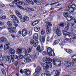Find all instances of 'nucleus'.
I'll list each match as a JSON object with an SVG mask.
<instances>
[{
    "label": "nucleus",
    "instance_id": "ea45409f",
    "mask_svg": "<svg viewBox=\"0 0 76 76\" xmlns=\"http://www.w3.org/2000/svg\"><path fill=\"white\" fill-rule=\"evenodd\" d=\"M15 55V54L13 56H12L11 55V57L13 56V58H14L15 59H16V60H17V59H18V56H17L16 55Z\"/></svg>",
    "mask_w": 76,
    "mask_h": 76
},
{
    "label": "nucleus",
    "instance_id": "5701e85b",
    "mask_svg": "<svg viewBox=\"0 0 76 76\" xmlns=\"http://www.w3.org/2000/svg\"><path fill=\"white\" fill-rule=\"evenodd\" d=\"M59 62L61 63V61H58L56 60H53V64L54 65H57V63Z\"/></svg>",
    "mask_w": 76,
    "mask_h": 76
},
{
    "label": "nucleus",
    "instance_id": "a18cd8bd",
    "mask_svg": "<svg viewBox=\"0 0 76 76\" xmlns=\"http://www.w3.org/2000/svg\"><path fill=\"white\" fill-rule=\"evenodd\" d=\"M13 23H14V25L15 26V27H17L18 26V24H17V23H16V22H15L13 21Z\"/></svg>",
    "mask_w": 76,
    "mask_h": 76
},
{
    "label": "nucleus",
    "instance_id": "13d9d810",
    "mask_svg": "<svg viewBox=\"0 0 76 76\" xmlns=\"http://www.w3.org/2000/svg\"><path fill=\"white\" fill-rule=\"evenodd\" d=\"M18 62L17 61H15L14 63L15 66H18Z\"/></svg>",
    "mask_w": 76,
    "mask_h": 76
},
{
    "label": "nucleus",
    "instance_id": "c85d7f7f",
    "mask_svg": "<svg viewBox=\"0 0 76 76\" xmlns=\"http://www.w3.org/2000/svg\"><path fill=\"white\" fill-rule=\"evenodd\" d=\"M21 1H20L19 0H17L16 1V3H15V5L18 6H19V5H20L21 4Z\"/></svg>",
    "mask_w": 76,
    "mask_h": 76
},
{
    "label": "nucleus",
    "instance_id": "f257e3e1",
    "mask_svg": "<svg viewBox=\"0 0 76 76\" xmlns=\"http://www.w3.org/2000/svg\"><path fill=\"white\" fill-rule=\"evenodd\" d=\"M43 62L46 63L47 64V69L48 68H51L52 67V64L50 62H51L52 61V59H51L50 57L47 56L44 57L43 58Z\"/></svg>",
    "mask_w": 76,
    "mask_h": 76
},
{
    "label": "nucleus",
    "instance_id": "37998d69",
    "mask_svg": "<svg viewBox=\"0 0 76 76\" xmlns=\"http://www.w3.org/2000/svg\"><path fill=\"white\" fill-rule=\"evenodd\" d=\"M72 8H73L75 10L76 9V5L74 4H73L71 6Z\"/></svg>",
    "mask_w": 76,
    "mask_h": 76
},
{
    "label": "nucleus",
    "instance_id": "09e8293b",
    "mask_svg": "<svg viewBox=\"0 0 76 76\" xmlns=\"http://www.w3.org/2000/svg\"><path fill=\"white\" fill-rule=\"evenodd\" d=\"M1 70L3 74V75H4V74H5V70L4 69H3Z\"/></svg>",
    "mask_w": 76,
    "mask_h": 76
},
{
    "label": "nucleus",
    "instance_id": "1a4fd4ad",
    "mask_svg": "<svg viewBox=\"0 0 76 76\" xmlns=\"http://www.w3.org/2000/svg\"><path fill=\"white\" fill-rule=\"evenodd\" d=\"M28 34V31L26 28L23 29L22 31V37H25Z\"/></svg>",
    "mask_w": 76,
    "mask_h": 76
},
{
    "label": "nucleus",
    "instance_id": "f03ea898",
    "mask_svg": "<svg viewBox=\"0 0 76 76\" xmlns=\"http://www.w3.org/2000/svg\"><path fill=\"white\" fill-rule=\"evenodd\" d=\"M4 59H5V62H7L9 63H11V60L13 63H14L15 61V59L13 58V57H12L10 55H8V56H6L4 58Z\"/></svg>",
    "mask_w": 76,
    "mask_h": 76
},
{
    "label": "nucleus",
    "instance_id": "423d86ee",
    "mask_svg": "<svg viewBox=\"0 0 76 76\" xmlns=\"http://www.w3.org/2000/svg\"><path fill=\"white\" fill-rule=\"evenodd\" d=\"M31 74V71L28 70L26 69L24 70V73L23 76H29V75Z\"/></svg>",
    "mask_w": 76,
    "mask_h": 76
},
{
    "label": "nucleus",
    "instance_id": "79ce46f5",
    "mask_svg": "<svg viewBox=\"0 0 76 76\" xmlns=\"http://www.w3.org/2000/svg\"><path fill=\"white\" fill-rule=\"evenodd\" d=\"M45 33V31L44 30H42L41 31V34L42 35H44Z\"/></svg>",
    "mask_w": 76,
    "mask_h": 76
},
{
    "label": "nucleus",
    "instance_id": "774afa93",
    "mask_svg": "<svg viewBox=\"0 0 76 76\" xmlns=\"http://www.w3.org/2000/svg\"><path fill=\"white\" fill-rule=\"evenodd\" d=\"M76 58V55H75L74 56H72V59H74V58Z\"/></svg>",
    "mask_w": 76,
    "mask_h": 76
},
{
    "label": "nucleus",
    "instance_id": "4be33fe9",
    "mask_svg": "<svg viewBox=\"0 0 76 76\" xmlns=\"http://www.w3.org/2000/svg\"><path fill=\"white\" fill-rule=\"evenodd\" d=\"M73 19H74V18L72 16H69L66 18V19L68 21L71 20Z\"/></svg>",
    "mask_w": 76,
    "mask_h": 76
},
{
    "label": "nucleus",
    "instance_id": "0eeeda50",
    "mask_svg": "<svg viewBox=\"0 0 76 76\" xmlns=\"http://www.w3.org/2000/svg\"><path fill=\"white\" fill-rule=\"evenodd\" d=\"M59 75H60V72L57 70H53V71L51 73L50 75H54V76H59Z\"/></svg>",
    "mask_w": 76,
    "mask_h": 76
},
{
    "label": "nucleus",
    "instance_id": "49530a36",
    "mask_svg": "<svg viewBox=\"0 0 76 76\" xmlns=\"http://www.w3.org/2000/svg\"><path fill=\"white\" fill-rule=\"evenodd\" d=\"M28 3L30 4H34V3L32 2V0H30V1H28Z\"/></svg>",
    "mask_w": 76,
    "mask_h": 76
},
{
    "label": "nucleus",
    "instance_id": "6e6552de",
    "mask_svg": "<svg viewBox=\"0 0 76 76\" xmlns=\"http://www.w3.org/2000/svg\"><path fill=\"white\" fill-rule=\"evenodd\" d=\"M26 50V49L25 48H23L21 49L20 48H18L17 51V53L18 54H20L22 53V51H23L24 53V51Z\"/></svg>",
    "mask_w": 76,
    "mask_h": 76
},
{
    "label": "nucleus",
    "instance_id": "a19ab883",
    "mask_svg": "<svg viewBox=\"0 0 76 76\" xmlns=\"http://www.w3.org/2000/svg\"><path fill=\"white\" fill-rule=\"evenodd\" d=\"M69 25H67L64 28V30L65 31H68L69 29Z\"/></svg>",
    "mask_w": 76,
    "mask_h": 76
},
{
    "label": "nucleus",
    "instance_id": "5fc2aeb1",
    "mask_svg": "<svg viewBox=\"0 0 76 76\" xmlns=\"http://www.w3.org/2000/svg\"><path fill=\"white\" fill-rule=\"evenodd\" d=\"M46 74H45V75H47V76H49V75H50V73H49V72L48 71H46Z\"/></svg>",
    "mask_w": 76,
    "mask_h": 76
},
{
    "label": "nucleus",
    "instance_id": "f704fd0d",
    "mask_svg": "<svg viewBox=\"0 0 76 76\" xmlns=\"http://www.w3.org/2000/svg\"><path fill=\"white\" fill-rule=\"evenodd\" d=\"M58 25L59 26H60L64 27V25H66V23L64 22H63L60 24H59Z\"/></svg>",
    "mask_w": 76,
    "mask_h": 76
},
{
    "label": "nucleus",
    "instance_id": "bf43d9fd",
    "mask_svg": "<svg viewBox=\"0 0 76 76\" xmlns=\"http://www.w3.org/2000/svg\"><path fill=\"white\" fill-rule=\"evenodd\" d=\"M16 1L17 0H15L14 1H13L12 2V4H15V3H16Z\"/></svg>",
    "mask_w": 76,
    "mask_h": 76
},
{
    "label": "nucleus",
    "instance_id": "58836bf2",
    "mask_svg": "<svg viewBox=\"0 0 76 76\" xmlns=\"http://www.w3.org/2000/svg\"><path fill=\"white\" fill-rule=\"evenodd\" d=\"M75 65V63L74 62H70L69 63V66H73Z\"/></svg>",
    "mask_w": 76,
    "mask_h": 76
},
{
    "label": "nucleus",
    "instance_id": "7ed1b4c3",
    "mask_svg": "<svg viewBox=\"0 0 76 76\" xmlns=\"http://www.w3.org/2000/svg\"><path fill=\"white\" fill-rule=\"evenodd\" d=\"M62 32L63 33L64 35H66L65 36V37H66L67 35H68V37H73V36H75L76 35V34L75 33H70V32H67L66 31H64L62 30Z\"/></svg>",
    "mask_w": 76,
    "mask_h": 76
},
{
    "label": "nucleus",
    "instance_id": "39448f33",
    "mask_svg": "<svg viewBox=\"0 0 76 76\" xmlns=\"http://www.w3.org/2000/svg\"><path fill=\"white\" fill-rule=\"evenodd\" d=\"M41 70V67L39 66H38L37 68H36V72L34 73V74L35 75L36 72H37L36 76H39L40 75V74L41 73L40 71Z\"/></svg>",
    "mask_w": 76,
    "mask_h": 76
},
{
    "label": "nucleus",
    "instance_id": "b1692460",
    "mask_svg": "<svg viewBox=\"0 0 76 76\" xmlns=\"http://www.w3.org/2000/svg\"><path fill=\"white\" fill-rule=\"evenodd\" d=\"M37 50L40 53H41L42 51V49L40 47V45H38L37 48Z\"/></svg>",
    "mask_w": 76,
    "mask_h": 76
},
{
    "label": "nucleus",
    "instance_id": "f3484780",
    "mask_svg": "<svg viewBox=\"0 0 76 76\" xmlns=\"http://www.w3.org/2000/svg\"><path fill=\"white\" fill-rule=\"evenodd\" d=\"M15 12L16 15H17V16H18V18H19L20 19H22V15H21V14H20V13L19 12V11H15Z\"/></svg>",
    "mask_w": 76,
    "mask_h": 76
},
{
    "label": "nucleus",
    "instance_id": "4c0bfd02",
    "mask_svg": "<svg viewBox=\"0 0 76 76\" xmlns=\"http://www.w3.org/2000/svg\"><path fill=\"white\" fill-rule=\"evenodd\" d=\"M60 40L59 39H58L55 41L54 42V43L55 44V45H56V44H58V42H60Z\"/></svg>",
    "mask_w": 76,
    "mask_h": 76
},
{
    "label": "nucleus",
    "instance_id": "dca6fc26",
    "mask_svg": "<svg viewBox=\"0 0 76 76\" xmlns=\"http://www.w3.org/2000/svg\"><path fill=\"white\" fill-rule=\"evenodd\" d=\"M10 45V44L9 42V43H7L6 44L4 47V50L6 51V50H8V48H9V47Z\"/></svg>",
    "mask_w": 76,
    "mask_h": 76
},
{
    "label": "nucleus",
    "instance_id": "3c124183",
    "mask_svg": "<svg viewBox=\"0 0 76 76\" xmlns=\"http://www.w3.org/2000/svg\"><path fill=\"white\" fill-rule=\"evenodd\" d=\"M1 7H2V8H3V7H5V6L4 5V4L2 3H1L0 5Z\"/></svg>",
    "mask_w": 76,
    "mask_h": 76
},
{
    "label": "nucleus",
    "instance_id": "2f4dec72",
    "mask_svg": "<svg viewBox=\"0 0 76 76\" xmlns=\"http://www.w3.org/2000/svg\"><path fill=\"white\" fill-rule=\"evenodd\" d=\"M5 57L6 56H5L4 57V59H3V57H2L1 54H0V60L1 61H5V59H4V57Z\"/></svg>",
    "mask_w": 76,
    "mask_h": 76
},
{
    "label": "nucleus",
    "instance_id": "ddd939ff",
    "mask_svg": "<svg viewBox=\"0 0 76 76\" xmlns=\"http://www.w3.org/2000/svg\"><path fill=\"white\" fill-rule=\"evenodd\" d=\"M7 24L8 26V27H10V28H8V30H10V29H12V22L11 21H9L7 22Z\"/></svg>",
    "mask_w": 76,
    "mask_h": 76
},
{
    "label": "nucleus",
    "instance_id": "a878e982",
    "mask_svg": "<svg viewBox=\"0 0 76 76\" xmlns=\"http://www.w3.org/2000/svg\"><path fill=\"white\" fill-rule=\"evenodd\" d=\"M33 45V46L35 47H37V46L38 45V41L37 40H36Z\"/></svg>",
    "mask_w": 76,
    "mask_h": 76
},
{
    "label": "nucleus",
    "instance_id": "393cba45",
    "mask_svg": "<svg viewBox=\"0 0 76 76\" xmlns=\"http://www.w3.org/2000/svg\"><path fill=\"white\" fill-rule=\"evenodd\" d=\"M40 29V28L39 27L38 28L37 27V26H35L34 28V30L35 32H39Z\"/></svg>",
    "mask_w": 76,
    "mask_h": 76
},
{
    "label": "nucleus",
    "instance_id": "6ab92c4d",
    "mask_svg": "<svg viewBox=\"0 0 76 76\" xmlns=\"http://www.w3.org/2000/svg\"><path fill=\"white\" fill-rule=\"evenodd\" d=\"M32 50V48L31 47H30L27 50L26 49L25 51H24V53L26 54L28 53H30V52H31Z\"/></svg>",
    "mask_w": 76,
    "mask_h": 76
},
{
    "label": "nucleus",
    "instance_id": "de8ad7c7",
    "mask_svg": "<svg viewBox=\"0 0 76 76\" xmlns=\"http://www.w3.org/2000/svg\"><path fill=\"white\" fill-rule=\"evenodd\" d=\"M23 58V56L22 55H20L18 57V59H22Z\"/></svg>",
    "mask_w": 76,
    "mask_h": 76
},
{
    "label": "nucleus",
    "instance_id": "9d476101",
    "mask_svg": "<svg viewBox=\"0 0 76 76\" xmlns=\"http://www.w3.org/2000/svg\"><path fill=\"white\" fill-rule=\"evenodd\" d=\"M29 19V18L27 16H24V17L23 18V19H21V22L22 23H23L25 22H26L27 21H28Z\"/></svg>",
    "mask_w": 76,
    "mask_h": 76
},
{
    "label": "nucleus",
    "instance_id": "8fccbe9b",
    "mask_svg": "<svg viewBox=\"0 0 76 76\" xmlns=\"http://www.w3.org/2000/svg\"><path fill=\"white\" fill-rule=\"evenodd\" d=\"M25 10L27 12H29V8L27 7H25Z\"/></svg>",
    "mask_w": 76,
    "mask_h": 76
},
{
    "label": "nucleus",
    "instance_id": "c03bdc74",
    "mask_svg": "<svg viewBox=\"0 0 76 76\" xmlns=\"http://www.w3.org/2000/svg\"><path fill=\"white\" fill-rule=\"evenodd\" d=\"M34 40L33 39H31L30 41V44L31 45H33L34 44Z\"/></svg>",
    "mask_w": 76,
    "mask_h": 76
},
{
    "label": "nucleus",
    "instance_id": "e433bc0d",
    "mask_svg": "<svg viewBox=\"0 0 76 76\" xmlns=\"http://www.w3.org/2000/svg\"><path fill=\"white\" fill-rule=\"evenodd\" d=\"M75 10L74 8H72V7H69V12H74V10Z\"/></svg>",
    "mask_w": 76,
    "mask_h": 76
},
{
    "label": "nucleus",
    "instance_id": "680f3d73",
    "mask_svg": "<svg viewBox=\"0 0 76 76\" xmlns=\"http://www.w3.org/2000/svg\"><path fill=\"white\" fill-rule=\"evenodd\" d=\"M72 62H74V63H76V58L72 59Z\"/></svg>",
    "mask_w": 76,
    "mask_h": 76
},
{
    "label": "nucleus",
    "instance_id": "72a5a7b5",
    "mask_svg": "<svg viewBox=\"0 0 76 76\" xmlns=\"http://www.w3.org/2000/svg\"><path fill=\"white\" fill-rule=\"evenodd\" d=\"M64 64L65 66H66L69 67V62L65 61L64 62Z\"/></svg>",
    "mask_w": 76,
    "mask_h": 76
},
{
    "label": "nucleus",
    "instance_id": "c756f323",
    "mask_svg": "<svg viewBox=\"0 0 76 76\" xmlns=\"http://www.w3.org/2000/svg\"><path fill=\"white\" fill-rule=\"evenodd\" d=\"M10 17L13 20H16L17 19V18L14 15H10Z\"/></svg>",
    "mask_w": 76,
    "mask_h": 76
},
{
    "label": "nucleus",
    "instance_id": "473e14b6",
    "mask_svg": "<svg viewBox=\"0 0 76 76\" xmlns=\"http://www.w3.org/2000/svg\"><path fill=\"white\" fill-rule=\"evenodd\" d=\"M30 57H31V55L28 54L25 56L24 58L25 59H27L28 58H30Z\"/></svg>",
    "mask_w": 76,
    "mask_h": 76
},
{
    "label": "nucleus",
    "instance_id": "69168bd1",
    "mask_svg": "<svg viewBox=\"0 0 76 76\" xmlns=\"http://www.w3.org/2000/svg\"><path fill=\"white\" fill-rule=\"evenodd\" d=\"M11 36H12L13 38H15V37H16V36L12 34H11Z\"/></svg>",
    "mask_w": 76,
    "mask_h": 76
},
{
    "label": "nucleus",
    "instance_id": "aec40b11",
    "mask_svg": "<svg viewBox=\"0 0 76 76\" xmlns=\"http://www.w3.org/2000/svg\"><path fill=\"white\" fill-rule=\"evenodd\" d=\"M33 38L34 39H38V34L37 33L35 34L33 36Z\"/></svg>",
    "mask_w": 76,
    "mask_h": 76
},
{
    "label": "nucleus",
    "instance_id": "6e6d98bb",
    "mask_svg": "<svg viewBox=\"0 0 76 76\" xmlns=\"http://www.w3.org/2000/svg\"><path fill=\"white\" fill-rule=\"evenodd\" d=\"M46 51H44L42 53V55L43 56H46Z\"/></svg>",
    "mask_w": 76,
    "mask_h": 76
},
{
    "label": "nucleus",
    "instance_id": "4d7b16f0",
    "mask_svg": "<svg viewBox=\"0 0 76 76\" xmlns=\"http://www.w3.org/2000/svg\"><path fill=\"white\" fill-rule=\"evenodd\" d=\"M6 16H2L1 17H0V19L1 18V19H6Z\"/></svg>",
    "mask_w": 76,
    "mask_h": 76
},
{
    "label": "nucleus",
    "instance_id": "9b49d317",
    "mask_svg": "<svg viewBox=\"0 0 76 76\" xmlns=\"http://www.w3.org/2000/svg\"><path fill=\"white\" fill-rule=\"evenodd\" d=\"M47 51L49 54H54V52L53 51L52 49L51 48L48 47L47 49Z\"/></svg>",
    "mask_w": 76,
    "mask_h": 76
},
{
    "label": "nucleus",
    "instance_id": "412c9836",
    "mask_svg": "<svg viewBox=\"0 0 76 76\" xmlns=\"http://www.w3.org/2000/svg\"><path fill=\"white\" fill-rule=\"evenodd\" d=\"M56 34L58 37H60L61 35V31H60L59 29H58V28L56 29Z\"/></svg>",
    "mask_w": 76,
    "mask_h": 76
},
{
    "label": "nucleus",
    "instance_id": "052dcab7",
    "mask_svg": "<svg viewBox=\"0 0 76 76\" xmlns=\"http://www.w3.org/2000/svg\"><path fill=\"white\" fill-rule=\"evenodd\" d=\"M68 54H71L72 55V50H70V51H69V53H68Z\"/></svg>",
    "mask_w": 76,
    "mask_h": 76
},
{
    "label": "nucleus",
    "instance_id": "cd10ccee",
    "mask_svg": "<svg viewBox=\"0 0 76 76\" xmlns=\"http://www.w3.org/2000/svg\"><path fill=\"white\" fill-rule=\"evenodd\" d=\"M42 67H43V69H47V65L44 63H42Z\"/></svg>",
    "mask_w": 76,
    "mask_h": 76
},
{
    "label": "nucleus",
    "instance_id": "7c9ffc66",
    "mask_svg": "<svg viewBox=\"0 0 76 76\" xmlns=\"http://www.w3.org/2000/svg\"><path fill=\"white\" fill-rule=\"evenodd\" d=\"M63 16L65 18H67L68 16H69V13L67 12H64Z\"/></svg>",
    "mask_w": 76,
    "mask_h": 76
},
{
    "label": "nucleus",
    "instance_id": "c9c22d12",
    "mask_svg": "<svg viewBox=\"0 0 76 76\" xmlns=\"http://www.w3.org/2000/svg\"><path fill=\"white\" fill-rule=\"evenodd\" d=\"M22 31H20L18 32V34L17 35V37H20V35L22 34Z\"/></svg>",
    "mask_w": 76,
    "mask_h": 76
},
{
    "label": "nucleus",
    "instance_id": "a211bd4d",
    "mask_svg": "<svg viewBox=\"0 0 76 76\" xmlns=\"http://www.w3.org/2000/svg\"><path fill=\"white\" fill-rule=\"evenodd\" d=\"M39 38V40L40 42H44L45 41V36H40Z\"/></svg>",
    "mask_w": 76,
    "mask_h": 76
},
{
    "label": "nucleus",
    "instance_id": "864d4df0",
    "mask_svg": "<svg viewBox=\"0 0 76 76\" xmlns=\"http://www.w3.org/2000/svg\"><path fill=\"white\" fill-rule=\"evenodd\" d=\"M66 11H69L70 12V7H69L67 6L66 7Z\"/></svg>",
    "mask_w": 76,
    "mask_h": 76
},
{
    "label": "nucleus",
    "instance_id": "338daca9",
    "mask_svg": "<svg viewBox=\"0 0 76 76\" xmlns=\"http://www.w3.org/2000/svg\"><path fill=\"white\" fill-rule=\"evenodd\" d=\"M35 22V23H36V24H38V23H39V21L38 20H37L36 21H34Z\"/></svg>",
    "mask_w": 76,
    "mask_h": 76
},
{
    "label": "nucleus",
    "instance_id": "0e129e2a",
    "mask_svg": "<svg viewBox=\"0 0 76 76\" xmlns=\"http://www.w3.org/2000/svg\"><path fill=\"white\" fill-rule=\"evenodd\" d=\"M70 51V49H68L66 50V51L68 53H69V51Z\"/></svg>",
    "mask_w": 76,
    "mask_h": 76
},
{
    "label": "nucleus",
    "instance_id": "603ef678",
    "mask_svg": "<svg viewBox=\"0 0 76 76\" xmlns=\"http://www.w3.org/2000/svg\"><path fill=\"white\" fill-rule=\"evenodd\" d=\"M9 32H10V34H13V33H14V31H13V30H10L9 31Z\"/></svg>",
    "mask_w": 76,
    "mask_h": 76
},
{
    "label": "nucleus",
    "instance_id": "4468645a",
    "mask_svg": "<svg viewBox=\"0 0 76 76\" xmlns=\"http://www.w3.org/2000/svg\"><path fill=\"white\" fill-rule=\"evenodd\" d=\"M8 49L9 51H10L11 53V56H14L15 53V50L14 49H12V48H11L8 47Z\"/></svg>",
    "mask_w": 76,
    "mask_h": 76
},
{
    "label": "nucleus",
    "instance_id": "2eb2a0df",
    "mask_svg": "<svg viewBox=\"0 0 76 76\" xmlns=\"http://www.w3.org/2000/svg\"><path fill=\"white\" fill-rule=\"evenodd\" d=\"M1 40L2 42L7 43V39L5 37H2L1 38Z\"/></svg>",
    "mask_w": 76,
    "mask_h": 76
},
{
    "label": "nucleus",
    "instance_id": "bb28decb",
    "mask_svg": "<svg viewBox=\"0 0 76 76\" xmlns=\"http://www.w3.org/2000/svg\"><path fill=\"white\" fill-rule=\"evenodd\" d=\"M31 59L29 58H28L27 59H26L24 60V62H25V63H31Z\"/></svg>",
    "mask_w": 76,
    "mask_h": 76
},
{
    "label": "nucleus",
    "instance_id": "e2e57ef3",
    "mask_svg": "<svg viewBox=\"0 0 76 76\" xmlns=\"http://www.w3.org/2000/svg\"><path fill=\"white\" fill-rule=\"evenodd\" d=\"M36 25L37 24H36V23L35 21L33 22L32 24V26H35V25Z\"/></svg>",
    "mask_w": 76,
    "mask_h": 76
},
{
    "label": "nucleus",
    "instance_id": "20e7f679",
    "mask_svg": "<svg viewBox=\"0 0 76 76\" xmlns=\"http://www.w3.org/2000/svg\"><path fill=\"white\" fill-rule=\"evenodd\" d=\"M52 24L50 22L48 23V25L46 27V34H50L51 33V28L49 26H51Z\"/></svg>",
    "mask_w": 76,
    "mask_h": 76
},
{
    "label": "nucleus",
    "instance_id": "f8f14e48",
    "mask_svg": "<svg viewBox=\"0 0 76 76\" xmlns=\"http://www.w3.org/2000/svg\"><path fill=\"white\" fill-rule=\"evenodd\" d=\"M38 56V52L36 51L35 52L34 55H32L31 58L33 59V60H34V59L37 58L38 57L37 56Z\"/></svg>",
    "mask_w": 76,
    "mask_h": 76
}]
</instances>
